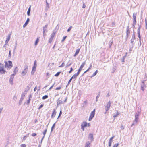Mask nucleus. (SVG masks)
<instances>
[{"mask_svg":"<svg viewBox=\"0 0 147 147\" xmlns=\"http://www.w3.org/2000/svg\"><path fill=\"white\" fill-rule=\"evenodd\" d=\"M136 123L135 122H134V121L133 123L131 125V127H132L133 125H134Z\"/></svg>","mask_w":147,"mask_h":147,"instance_id":"obj_60","label":"nucleus"},{"mask_svg":"<svg viewBox=\"0 0 147 147\" xmlns=\"http://www.w3.org/2000/svg\"><path fill=\"white\" fill-rule=\"evenodd\" d=\"M119 114V113L117 111V113L116 115H114L113 116V117L114 118H115V117H117V116Z\"/></svg>","mask_w":147,"mask_h":147,"instance_id":"obj_33","label":"nucleus"},{"mask_svg":"<svg viewBox=\"0 0 147 147\" xmlns=\"http://www.w3.org/2000/svg\"><path fill=\"white\" fill-rule=\"evenodd\" d=\"M30 21V19L29 18H28L27 19L25 23V24H24L23 26V27L24 28L27 25V24L29 23V22Z\"/></svg>","mask_w":147,"mask_h":147,"instance_id":"obj_17","label":"nucleus"},{"mask_svg":"<svg viewBox=\"0 0 147 147\" xmlns=\"http://www.w3.org/2000/svg\"><path fill=\"white\" fill-rule=\"evenodd\" d=\"M80 49L79 48L76 50L75 53L74 55V57H75L79 53L80 51Z\"/></svg>","mask_w":147,"mask_h":147,"instance_id":"obj_18","label":"nucleus"},{"mask_svg":"<svg viewBox=\"0 0 147 147\" xmlns=\"http://www.w3.org/2000/svg\"><path fill=\"white\" fill-rule=\"evenodd\" d=\"M48 97V96L47 95H45L43 96L42 98L43 100H44L47 99Z\"/></svg>","mask_w":147,"mask_h":147,"instance_id":"obj_29","label":"nucleus"},{"mask_svg":"<svg viewBox=\"0 0 147 147\" xmlns=\"http://www.w3.org/2000/svg\"><path fill=\"white\" fill-rule=\"evenodd\" d=\"M90 144L89 142H87L86 144L85 147H90Z\"/></svg>","mask_w":147,"mask_h":147,"instance_id":"obj_22","label":"nucleus"},{"mask_svg":"<svg viewBox=\"0 0 147 147\" xmlns=\"http://www.w3.org/2000/svg\"><path fill=\"white\" fill-rule=\"evenodd\" d=\"M111 141H109V144H108V146L109 147H110L111 146Z\"/></svg>","mask_w":147,"mask_h":147,"instance_id":"obj_51","label":"nucleus"},{"mask_svg":"<svg viewBox=\"0 0 147 147\" xmlns=\"http://www.w3.org/2000/svg\"><path fill=\"white\" fill-rule=\"evenodd\" d=\"M24 68V70L21 73V74L23 76L26 74L28 69V67L27 65H25Z\"/></svg>","mask_w":147,"mask_h":147,"instance_id":"obj_4","label":"nucleus"},{"mask_svg":"<svg viewBox=\"0 0 147 147\" xmlns=\"http://www.w3.org/2000/svg\"><path fill=\"white\" fill-rule=\"evenodd\" d=\"M109 109L108 108H105V112L104 113L105 114H106V113L109 110Z\"/></svg>","mask_w":147,"mask_h":147,"instance_id":"obj_43","label":"nucleus"},{"mask_svg":"<svg viewBox=\"0 0 147 147\" xmlns=\"http://www.w3.org/2000/svg\"><path fill=\"white\" fill-rule=\"evenodd\" d=\"M145 81H142L141 82V89L143 91H144V90L145 89V88H146V85L144 83V82Z\"/></svg>","mask_w":147,"mask_h":147,"instance_id":"obj_5","label":"nucleus"},{"mask_svg":"<svg viewBox=\"0 0 147 147\" xmlns=\"http://www.w3.org/2000/svg\"><path fill=\"white\" fill-rule=\"evenodd\" d=\"M28 137V135H26L23 138V140H26V138Z\"/></svg>","mask_w":147,"mask_h":147,"instance_id":"obj_34","label":"nucleus"},{"mask_svg":"<svg viewBox=\"0 0 147 147\" xmlns=\"http://www.w3.org/2000/svg\"><path fill=\"white\" fill-rule=\"evenodd\" d=\"M39 40V39L38 38H37L36 40L35 43V45H36L38 43V42Z\"/></svg>","mask_w":147,"mask_h":147,"instance_id":"obj_26","label":"nucleus"},{"mask_svg":"<svg viewBox=\"0 0 147 147\" xmlns=\"http://www.w3.org/2000/svg\"><path fill=\"white\" fill-rule=\"evenodd\" d=\"M80 71L78 70L77 73L76 74L78 76L80 74Z\"/></svg>","mask_w":147,"mask_h":147,"instance_id":"obj_63","label":"nucleus"},{"mask_svg":"<svg viewBox=\"0 0 147 147\" xmlns=\"http://www.w3.org/2000/svg\"><path fill=\"white\" fill-rule=\"evenodd\" d=\"M80 71L78 70L77 73L76 74L78 76L80 74Z\"/></svg>","mask_w":147,"mask_h":147,"instance_id":"obj_64","label":"nucleus"},{"mask_svg":"<svg viewBox=\"0 0 147 147\" xmlns=\"http://www.w3.org/2000/svg\"><path fill=\"white\" fill-rule=\"evenodd\" d=\"M137 13H134L133 15V26L134 28V27L135 25L136 24V16H137Z\"/></svg>","mask_w":147,"mask_h":147,"instance_id":"obj_2","label":"nucleus"},{"mask_svg":"<svg viewBox=\"0 0 147 147\" xmlns=\"http://www.w3.org/2000/svg\"><path fill=\"white\" fill-rule=\"evenodd\" d=\"M61 88V87H58L57 88L55 89V90H59Z\"/></svg>","mask_w":147,"mask_h":147,"instance_id":"obj_57","label":"nucleus"},{"mask_svg":"<svg viewBox=\"0 0 147 147\" xmlns=\"http://www.w3.org/2000/svg\"><path fill=\"white\" fill-rule=\"evenodd\" d=\"M98 72V70H96V71L93 74V75L91 76V78H92L93 77H94L95 75H96L97 73Z\"/></svg>","mask_w":147,"mask_h":147,"instance_id":"obj_25","label":"nucleus"},{"mask_svg":"<svg viewBox=\"0 0 147 147\" xmlns=\"http://www.w3.org/2000/svg\"><path fill=\"white\" fill-rule=\"evenodd\" d=\"M64 65H65L64 63V62H63L62 63V64H61V65L59 66V67H63L64 66Z\"/></svg>","mask_w":147,"mask_h":147,"instance_id":"obj_41","label":"nucleus"},{"mask_svg":"<svg viewBox=\"0 0 147 147\" xmlns=\"http://www.w3.org/2000/svg\"><path fill=\"white\" fill-rule=\"evenodd\" d=\"M59 98L57 100V107L59 105L63 104V102L62 100H59Z\"/></svg>","mask_w":147,"mask_h":147,"instance_id":"obj_14","label":"nucleus"},{"mask_svg":"<svg viewBox=\"0 0 147 147\" xmlns=\"http://www.w3.org/2000/svg\"><path fill=\"white\" fill-rule=\"evenodd\" d=\"M71 64H72V63H70V64H67V65L66 67H69V66H70L71 65Z\"/></svg>","mask_w":147,"mask_h":147,"instance_id":"obj_61","label":"nucleus"},{"mask_svg":"<svg viewBox=\"0 0 147 147\" xmlns=\"http://www.w3.org/2000/svg\"><path fill=\"white\" fill-rule=\"evenodd\" d=\"M67 36H64L63 37V39H62V40H61V41L62 42H63V41H64L65 40V39L66 38Z\"/></svg>","mask_w":147,"mask_h":147,"instance_id":"obj_42","label":"nucleus"},{"mask_svg":"<svg viewBox=\"0 0 147 147\" xmlns=\"http://www.w3.org/2000/svg\"><path fill=\"white\" fill-rule=\"evenodd\" d=\"M60 73V72H58L55 75V76L56 77L58 76L59 75Z\"/></svg>","mask_w":147,"mask_h":147,"instance_id":"obj_36","label":"nucleus"},{"mask_svg":"<svg viewBox=\"0 0 147 147\" xmlns=\"http://www.w3.org/2000/svg\"><path fill=\"white\" fill-rule=\"evenodd\" d=\"M114 136H113L112 137H111L109 140V141H111V142H112V140L114 138Z\"/></svg>","mask_w":147,"mask_h":147,"instance_id":"obj_46","label":"nucleus"},{"mask_svg":"<svg viewBox=\"0 0 147 147\" xmlns=\"http://www.w3.org/2000/svg\"><path fill=\"white\" fill-rule=\"evenodd\" d=\"M26 92H24L21 95V98L19 101V104L20 105L22 103V102L23 101L24 97L25 96L26 94Z\"/></svg>","mask_w":147,"mask_h":147,"instance_id":"obj_6","label":"nucleus"},{"mask_svg":"<svg viewBox=\"0 0 147 147\" xmlns=\"http://www.w3.org/2000/svg\"><path fill=\"white\" fill-rule=\"evenodd\" d=\"M100 96V94H99L96 97V101H97L98 100V98Z\"/></svg>","mask_w":147,"mask_h":147,"instance_id":"obj_35","label":"nucleus"},{"mask_svg":"<svg viewBox=\"0 0 147 147\" xmlns=\"http://www.w3.org/2000/svg\"><path fill=\"white\" fill-rule=\"evenodd\" d=\"M88 138L90 140L91 142L93 141L94 140V138H93V134L91 133L89 135Z\"/></svg>","mask_w":147,"mask_h":147,"instance_id":"obj_10","label":"nucleus"},{"mask_svg":"<svg viewBox=\"0 0 147 147\" xmlns=\"http://www.w3.org/2000/svg\"><path fill=\"white\" fill-rule=\"evenodd\" d=\"M10 37L9 36H8L7 38L6 41H8L10 39Z\"/></svg>","mask_w":147,"mask_h":147,"instance_id":"obj_50","label":"nucleus"},{"mask_svg":"<svg viewBox=\"0 0 147 147\" xmlns=\"http://www.w3.org/2000/svg\"><path fill=\"white\" fill-rule=\"evenodd\" d=\"M30 100H30V98H29L28 100H27V103H28V104L30 103Z\"/></svg>","mask_w":147,"mask_h":147,"instance_id":"obj_59","label":"nucleus"},{"mask_svg":"<svg viewBox=\"0 0 147 147\" xmlns=\"http://www.w3.org/2000/svg\"><path fill=\"white\" fill-rule=\"evenodd\" d=\"M62 112L61 111L60 112V113H59V115L58 116V118L57 119V120H58V119L60 117L61 115L62 114Z\"/></svg>","mask_w":147,"mask_h":147,"instance_id":"obj_37","label":"nucleus"},{"mask_svg":"<svg viewBox=\"0 0 147 147\" xmlns=\"http://www.w3.org/2000/svg\"><path fill=\"white\" fill-rule=\"evenodd\" d=\"M144 79L143 80L144 81H146L147 80V74L146 73H145V77L144 78Z\"/></svg>","mask_w":147,"mask_h":147,"instance_id":"obj_32","label":"nucleus"},{"mask_svg":"<svg viewBox=\"0 0 147 147\" xmlns=\"http://www.w3.org/2000/svg\"><path fill=\"white\" fill-rule=\"evenodd\" d=\"M48 26L47 25H46L44 26L43 27V36H44L45 34V32H47V28Z\"/></svg>","mask_w":147,"mask_h":147,"instance_id":"obj_11","label":"nucleus"},{"mask_svg":"<svg viewBox=\"0 0 147 147\" xmlns=\"http://www.w3.org/2000/svg\"><path fill=\"white\" fill-rule=\"evenodd\" d=\"M47 130V128L43 132V134L44 135L43 136L45 137V135Z\"/></svg>","mask_w":147,"mask_h":147,"instance_id":"obj_31","label":"nucleus"},{"mask_svg":"<svg viewBox=\"0 0 147 147\" xmlns=\"http://www.w3.org/2000/svg\"><path fill=\"white\" fill-rule=\"evenodd\" d=\"M72 28V26H70L69 28L68 29V30H67V31L68 32H69L71 30V29Z\"/></svg>","mask_w":147,"mask_h":147,"instance_id":"obj_39","label":"nucleus"},{"mask_svg":"<svg viewBox=\"0 0 147 147\" xmlns=\"http://www.w3.org/2000/svg\"><path fill=\"white\" fill-rule=\"evenodd\" d=\"M140 26L138 28L137 32H138V37L139 38V42L140 43V45H141V36L140 35Z\"/></svg>","mask_w":147,"mask_h":147,"instance_id":"obj_7","label":"nucleus"},{"mask_svg":"<svg viewBox=\"0 0 147 147\" xmlns=\"http://www.w3.org/2000/svg\"><path fill=\"white\" fill-rule=\"evenodd\" d=\"M56 112L55 111V109H54L53 111V112L52 114V115L51 116V118H53L54 117H55L56 114Z\"/></svg>","mask_w":147,"mask_h":147,"instance_id":"obj_15","label":"nucleus"},{"mask_svg":"<svg viewBox=\"0 0 147 147\" xmlns=\"http://www.w3.org/2000/svg\"><path fill=\"white\" fill-rule=\"evenodd\" d=\"M73 78H72V77H71V78L70 79V80H69V81H68V84H67V85H68V84H69V83H70V82H71V80H72V79H73Z\"/></svg>","mask_w":147,"mask_h":147,"instance_id":"obj_40","label":"nucleus"},{"mask_svg":"<svg viewBox=\"0 0 147 147\" xmlns=\"http://www.w3.org/2000/svg\"><path fill=\"white\" fill-rule=\"evenodd\" d=\"M53 39L50 38L49 39V42L50 43H51V42H52V40H53Z\"/></svg>","mask_w":147,"mask_h":147,"instance_id":"obj_54","label":"nucleus"},{"mask_svg":"<svg viewBox=\"0 0 147 147\" xmlns=\"http://www.w3.org/2000/svg\"><path fill=\"white\" fill-rule=\"evenodd\" d=\"M14 78V77H13V76H11L10 78L9 82L12 85L13 84V80Z\"/></svg>","mask_w":147,"mask_h":147,"instance_id":"obj_19","label":"nucleus"},{"mask_svg":"<svg viewBox=\"0 0 147 147\" xmlns=\"http://www.w3.org/2000/svg\"><path fill=\"white\" fill-rule=\"evenodd\" d=\"M20 147H26V145L25 144H22L20 146Z\"/></svg>","mask_w":147,"mask_h":147,"instance_id":"obj_49","label":"nucleus"},{"mask_svg":"<svg viewBox=\"0 0 147 147\" xmlns=\"http://www.w3.org/2000/svg\"><path fill=\"white\" fill-rule=\"evenodd\" d=\"M135 119L134 120V122H135L136 123H137V122L138 121V116L139 114H138L136 113H135Z\"/></svg>","mask_w":147,"mask_h":147,"instance_id":"obj_9","label":"nucleus"},{"mask_svg":"<svg viewBox=\"0 0 147 147\" xmlns=\"http://www.w3.org/2000/svg\"><path fill=\"white\" fill-rule=\"evenodd\" d=\"M55 32H53L51 34V37L50 38L53 39V38L55 36Z\"/></svg>","mask_w":147,"mask_h":147,"instance_id":"obj_24","label":"nucleus"},{"mask_svg":"<svg viewBox=\"0 0 147 147\" xmlns=\"http://www.w3.org/2000/svg\"><path fill=\"white\" fill-rule=\"evenodd\" d=\"M126 57V55L124 56L123 57L122 59H121V61L122 62H124L125 61V57Z\"/></svg>","mask_w":147,"mask_h":147,"instance_id":"obj_30","label":"nucleus"},{"mask_svg":"<svg viewBox=\"0 0 147 147\" xmlns=\"http://www.w3.org/2000/svg\"><path fill=\"white\" fill-rule=\"evenodd\" d=\"M73 69L72 68V67H71V68H70V71H69V74L71 73V72L73 71Z\"/></svg>","mask_w":147,"mask_h":147,"instance_id":"obj_56","label":"nucleus"},{"mask_svg":"<svg viewBox=\"0 0 147 147\" xmlns=\"http://www.w3.org/2000/svg\"><path fill=\"white\" fill-rule=\"evenodd\" d=\"M6 72V71L4 69V68H0V74H4Z\"/></svg>","mask_w":147,"mask_h":147,"instance_id":"obj_12","label":"nucleus"},{"mask_svg":"<svg viewBox=\"0 0 147 147\" xmlns=\"http://www.w3.org/2000/svg\"><path fill=\"white\" fill-rule=\"evenodd\" d=\"M11 57V50H10L9 52V57Z\"/></svg>","mask_w":147,"mask_h":147,"instance_id":"obj_52","label":"nucleus"},{"mask_svg":"<svg viewBox=\"0 0 147 147\" xmlns=\"http://www.w3.org/2000/svg\"><path fill=\"white\" fill-rule=\"evenodd\" d=\"M43 106V105L42 104H41V105L39 107H38V109H40L41 108H42Z\"/></svg>","mask_w":147,"mask_h":147,"instance_id":"obj_47","label":"nucleus"},{"mask_svg":"<svg viewBox=\"0 0 147 147\" xmlns=\"http://www.w3.org/2000/svg\"><path fill=\"white\" fill-rule=\"evenodd\" d=\"M119 145V143H117L115 144L113 146V147H117V146H118Z\"/></svg>","mask_w":147,"mask_h":147,"instance_id":"obj_44","label":"nucleus"},{"mask_svg":"<svg viewBox=\"0 0 147 147\" xmlns=\"http://www.w3.org/2000/svg\"><path fill=\"white\" fill-rule=\"evenodd\" d=\"M95 109H94L93 111H92L91 113L90 114V116H91L92 117H94V115H95Z\"/></svg>","mask_w":147,"mask_h":147,"instance_id":"obj_21","label":"nucleus"},{"mask_svg":"<svg viewBox=\"0 0 147 147\" xmlns=\"http://www.w3.org/2000/svg\"><path fill=\"white\" fill-rule=\"evenodd\" d=\"M130 32L129 30V26H128L126 28V38L127 39L128 38V35L130 33Z\"/></svg>","mask_w":147,"mask_h":147,"instance_id":"obj_8","label":"nucleus"},{"mask_svg":"<svg viewBox=\"0 0 147 147\" xmlns=\"http://www.w3.org/2000/svg\"><path fill=\"white\" fill-rule=\"evenodd\" d=\"M37 67L36 61L35 60L34 63V65L32 67V69L31 72V74L33 75L36 70V68Z\"/></svg>","mask_w":147,"mask_h":147,"instance_id":"obj_3","label":"nucleus"},{"mask_svg":"<svg viewBox=\"0 0 147 147\" xmlns=\"http://www.w3.org/2000/svg\"><path fill=\"white\" fill-rule=\"evenodd\" d=\"M31 6H30V7L28 8L27 12V14L28 16L30 15V13L31 11Z\"/></svg>","mask_w":147,"mask_h":147,"instance_id":"obj_23","label":"nucleus"},{"mask_svg":"<svg viewBox=\"0 0 147 147\" xmlns=\"http://www.w3.org/2000/svg\"><path fill=\"white\" fill-rule=\"evenodd\" d=\"M77 76L76 74H75L72 77L73 78H76Z\"/></svg>","mask_w":147,"mask_h":147,"instance_id":"obj_38","label":"nucleus"},{"mask_svg":"<svg viewBox=\"0 0 147 147\" xmlns=\"http://www.w3.org/2000/svg\"><path fill=\"white\" fill-rule=\"evenodd\" d=\"M31 135H32V136L33 137H34L37 135V134L35 133H33Z\"/></svg>","mask_w":147,"mask_h":147,"instance_id":"obj_45","label":"nucleus"},{"mask_svg":"<svg viewBox=\"0 0 147 147\" xmlns=\"http://www.w3.org/2000/svg\"><path fill=\"white\" fill-rule=\"evenodd\" d=\"M5 68H8L10 69L12 66V62L11 61H8V63L7 62H5Z\"/></svg>","mask_w":147,"mask_h":147,"instance_id":"obj_1","label":"nucleus"},{"mask_svg":"<svg viewBox=\"0 0 147 147\" xmlns=\"http://www.w3.org/2000/svg\"><path fill=\"white\" fill-rule=\"evenodd\" d=\"M3 68V65L0 63V68Z\"/></svg>","mask_w":147,"mask_h":147,"instance_id":"obj_48","label":"nucleus"},{"mask_svg":"<svg viewBox=\"0 0 147 147\" xmlns=\"http://www.w3.org/2000/svg\"><path fill=\"white\" fill-rule=\"evenodd\" d=\"M88 123L86 122H84L81 124V126L84 127H86L87 126Z\"/></svg>","mask_w":147,"mask_h":147,"instance_id":"obj_20","label":"nucleus"},{"mask_svg":"<svg viewBox=\"0 0 147 147\" xmlns=\"http://www.w3.org/2000/svg\"><path fill=\"white\" fill-rule=\"evenodd\" d=\"M134 39H131V43H133L134 42Z\"/></svg>","mask_w":147,"mask_h":147,"instance_id":"obj_62","label":"nucleus"},{"mask_svg":"<svg viewBox=\"0 0 147 147\" xmlns=\"http://www.w3.org/2000/svg\"><path fill=\"white\" fill-rule=\"evenodd\" d=\"M85 64L86 63L85 62H84L81 65V66H80V67L79 68V69H78V70L81 72L83 67L85 65Z\"/></svg>","mask_w":147,"mask_h":147,"instance_id":"obj_13","label":"nucleus"},{"mask_svg":"<svg viewBox=\"0 0 147 147\" xmlns=\"http://www.w3.org/2000/svg\"><path fill=\"white\" fill-rule=\"evenodd\" d=\"M18 71V69L17 67H16L14 69L13 72L17 73Z\"/></svg>","mask_w":147,"mask_h":147,"instance_id":"obj_28","label":"nucleus"},{"mask_svg":"<svg viewBox=\"0 0 147 147\" xmlns=\"http://www.w3.org/2000/svg\"><path fill=\"white\" fill-rule=\"evenodd\" d=\"M86 7V5L85 4V3H83V6L82 7L83 8H85Z\"/></svg>","mask_w":147,"mask_h":147,"instance_id":"obj_58","label":"nucleus"},{"mask_svg":"<svg viewBox=\"0 0 147 147\" xmlns=\"http://www.w3.org/2000/svg\"><path fill=\"white\" fill-rule=\"evenodd\" d=\"M93 117H92L90 116L89 118V120L90 121H91L92 119V118Z\"/></svg>","mask_w":147,"mask_h":147,"instance_id":"obj_55","label":"nucleus"},{"mask_svg":"<svg viewBox=\"0 0 147 147\" xmlns=\"http://www.w3.org/2000/svg\"><path fill=\"white\" fill-rule=\"evenodd\" d=\"M55 123L52 125V126L51 127V132H52L53 131V129H54V128L55 127Z\"/></svg>","mask_w":147,"mask_h":147,"instance_id":"obj_27","label":"nucleus"},{"mask_svg":"<svg viewBox=\"0 0 147 147\" xmlns=\"http://www.w3.org/2000/svg\"><path fill=\"white\" fill-rule=\"evenodd\" d=\"M55 84V83H54V84L49 88V90H51L53 87V86H54V84Z\"/></svg>","mask_w":147,"mask_h":147,"instance_id":"obj_53","label":"nucleus"},{"mask_svg":"<svg viewBox=\"0 0 147 147\" xmlns=\"http://www.w3.org/2000/svg\"><path fill=\"white\" fill-rule=\"evenodd\" d=\"M111 101H109L108 102L107 104L105 106V108L110 109V107L111 106Z\"/></svg>","mask_w":147,"mask_h":147,"instance_id":"obj_16","label":"nucleus"}]
</instances>
